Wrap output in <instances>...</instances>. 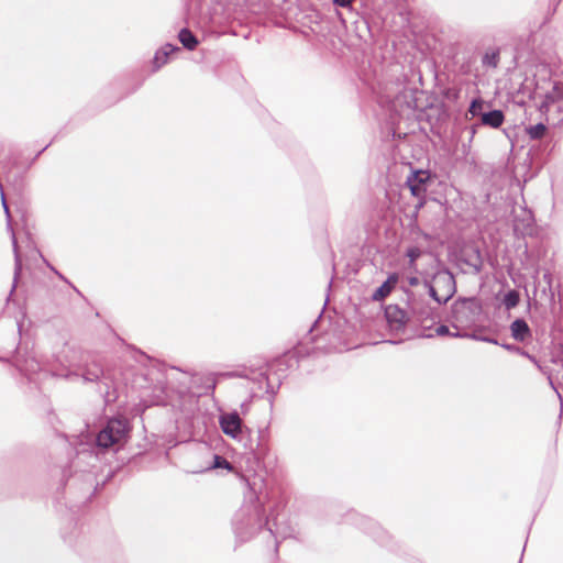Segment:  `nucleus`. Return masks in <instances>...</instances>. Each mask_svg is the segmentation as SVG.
Listing matches in <instances>:
<instances>
[{
    "label": "nucleus",
    "instance_id": "15",
    "mask_svg": "<svg viewBox=\"0 0 563 563\" xmlns=\"http://www.w3.org/2000/svg\"><path fill=\"white\" fill-rule=\"evenodd\" d=\"M103 371L101 366L97 363H92L91 365L87 366L82 372L81 376L86 382H96L100 378Z\"/></svg>",
    "mask_w": 563,
    "mask_h": 563
},
{
    "label": "nucleus",
    "instance_id": "26",
    "mask_svg": "<svg viewBox=\"0 0 563 563\" xmlns=\"http://www.w3.org/2000/svg\"><path fill=\"white\" fill-rule=\"evenodd\" d=\"M38 369L40 371H49L53 375H57V376H65V377L70 376V374L57 373L56 368L53 365H38Z\"/></svg>",
    "mask_w": 563,
    "mask_h": 563
},
{
    "label": "nucleus",
    "instance_id": "30",
    "mask_svg": "<svg viewBox=\"0 0 563 563\" xmlns=\"http://www.w3.org/2000/svg\"><path fill=\"white\" fill-rule=\"evenodd\" d=\"M475 132H476L475 126H472V129H471V136L472 137L474 136Z\"/></svg>",
    "mask_w": 563,
    "mask_h": 563
},
{
    "label": "nucleus",
    "instance_id": "16",
    "mask_svg": "<svg viewBox=\"0 0 563 563\" xmlns=\"http://www.w3.org/2000/svg\"><path fill=\"white\" fill-rule=\"evenodd\" d=\"M178 38L184 47L190 51L194 49L198 44L196 36L188 29L180 30Z\"/></svg>",
    "mask_w": 563,
    "mask_h": 563
},
{
    "label": "nucleus",
    "instance_id": "18",
    "mask_svg": "<svg viewBox=\"0 0 563 563\" xmlns=\"http://www.w3.org/2000/svg\"><path fill=\"white\" fill-rule=\"evenodd\" d=\"M547 126L543 123L529 125L526 128V132L531 140H540L544 136Z\"/></svg>",
    "mask_w": 563,
    "mask_h": 563
},
{
    "label": "nucleus",
    "instance_id": "20",
    "mask_svg": "<svg viewBox=\"0 0 563 563\" xmlns=\"http://www.w3.org/2000/svg\"><path fill=\"white\" fill-rule=\"evenodd\" d=\"M435 334L439 335V336H443V335H452V336H455V338L468 336L467 333H461L460 331L451 333L449 327L444 325V324H441V325H439L435 329Z\"/></svg>",
    "mask_w": 563,
    "mask_h": 563
},
{
    "label": "nucleus",
    "instance_id": "31",
    "mask_svg": "<svg viewBox=\"0 0 563 563\" xmlns=\"http://www.w3.org/2000/svg\"><path fill=\"white\" fill-rule=\"evenodd\" d=\"M225 376L233 377V376H236V375L234 373H228V374H225Z\"/></svg>",
    "mask_w": 563,
    "mask_h": 563
},
{
    "label": "nucleus",
    "instance_id": "13",
    "mask_svg": "<svg viewBox=\"0 0 563 563\" xmlns=\"http://www.w3.org/2000/svg\"><path fill=\"white\" fill-rule=\"evenodd\" d=\"M505 115L501 110H492L482 114V124L494 129L501 126Z\"/></svg>",
    "mask_w": 563,
    "mask_h": 563
},
{
    "label": "nucleus",
    "instance_id": "6",
    "mask_svg": "<svg viewBox=\"0 0 563 563\" xmlns=\"http://www.w3.org/2000/svg\"><path fill=\"white\" fill-rule=\"evenodd\" d=\"M437 285L442 284L446 289L445 292L440 295L438 289L426 283V287L428 288L430 297L438 303L442 305L445 303L454 294L455 291V283L452 275H440L435 278Z\"/></svg>",
    "mask_w": 563,
    "mask_h": 563
},
{
    "label": "nucleus",
    "instance_id": "11",
    "mask_svg": "<svg viewBox=\"0 0 563 563\" xmlns=\"http://www.w3.org/2000/svg\"><path fill=\"white\" fill-rule=\"evenodd\" d=\"M398 283V275L391 274L388 278L374 291L372 295L373 300L379 301L386 298Z\"/></svg>",
    "mask_w": 563,
    "mask_h": 563
},
{
    "label": "nucleus",
    "instance_id": "28",
    "mask_svg": "<svg viewBox=\"0 0 563 563\" xmlns=\"http://www.w3.org/2000/svg\"><path fill=\"white\" fill-rule=\"evenodd\" d=\"M418 283H419V279H418L417 277H411V278L409 279V284H410L411 286H416V285H418Z\"/></svg>",
    "mask_w": 563,
    "mask_h": 563
},
{
    "label": "nucleus",
    "instance_id": "2",
    "mask_svg": "<svg viewBox=\"0 0 563 563\" xmlns=\"http://www.w3.org/2000/svg\"><path fill=\"white\" fill-rule=\"evenodd\" d=\"M219 424L225 435L242 443L244 449L255 450L253 441L250 439V430L243 426V421L236 411L220 415Z\"/></svg>",
    "mask_w": 563,
    "mask_h": 563
},
{
    "label": "nucleus",
    "instance_id": "32",
    "mask_svg": "<svg viewBox=\"0 0 563 563\" xmlns=\"http://www.w3.org/2000/svg\"><path fill=\"white\" fill-rule=\"evenodd\" d=\"M216 388V382H212L211 389L213 390Z\"/></svg>",
    "mask_w": 563,
    "mask_h": 563
},
{
    "label": "nucleus",
    "instance_id": "23",
    "mask_svg": "<svg viewBox=\"0 0 563 563\" xmlns=\"http://www.w3.org/2000/svg\"><path fill=\"white\" fill-rule=\"evenodd\" d=\"M1 194V202H2V207H3V210H4V213H5V217H7V225H8V229L11 231V238L13 236V234L15 235V233L13 232V229H12V225H11V214H10V210H9V207H8V203H7V200H5V196H4V192L3 190L0 191Z\"/></svg>",
    "mask_w": 563,
    "mask_h": 563
},
{
    "label": "nucleus",
    "instance_id": "12",
    "mask_svg": "<svg viewBox=\"0 0 563 563\" xmlns=\"http://www.w3.org/2000/svg\"><path fill=\"white\" fill-rule=\"evenodd\" d=\"M178 51H179L178 46H175L169 43H167L163 47H161L154 56L153 63H154L155 69H159L163 65H165L168 60V56Z\"/></svg>",
    "mask_w": 563,
    "mask_h": 563
},
{
    "label": "nucleus",
    "instance_id": "21",
    "mask_svg": "<svg viewBox=\"0 0 563 563\" xmlns=\"http://www.w3.org/2000/svg\"><path fill=\"white\" fill-rule=\"evenodd\" d=\"M499 62V54L497 52L486 53L483 57V65L489 67H497Z\"/></svg>",
    "mask_w": 563,
    "mask_h": 563
},
{
    "label": "nucleus",
    "instance_id": "8",
    "mask_svg": "<svg viewBox=\"0 0 563 563\" xmlns=\"http://www.w3.org/2000/svg\"><path fill=\"white\" fill-rule=\"evenodd\" d=\"M385 317L389 327L394 330L401 329L409 320L408 313L397 305H388L385 308Z\"/></svg>",
    "mask_w": 563,
    "mask_h": 563
},
{
    "label": "nucleus",
    "instance_id": "5",
    "mask_svg": "<svg viewBox=\"0 0 563 563\" xmlns=\"http://www.w3.org/2000/svg\"><path fill=\"white\" fill-rule=\"evenodd\" d=\"M481 308L474 299H462L452 307V322L455 329H468L477 322Z\"/></svg>",
    "mask_w": 563,
    "mask_h": 563
},
{
    "label": "nucleus",
    "instance_id": "1",
    "mask_svg": "<svg viewBox=\"0 0 563 563\" xmlns=\"http://www.w3.org/2000/svg\"><path fill=\"white\" fill-rule=\"evenodd\" d=\"M265 526H268L271 534H275L268 517L265 516L264 503L258 496L251 494L250 500L244 503L234 515V532L240 540L246 541Z\"/></svg>",
    "mask_w": 563,
    "mask_h": 563
},
{
    "label": "nucleus",
    "instance_id": "4",
    "mask_svg": "<svg viewBox=\"0 0 563 563\" xmlns=\"http://www.w3.org/2000/svg\"><path fill=\"white\" fill-rule=\"evenodd\" d=\"M130 431L129 421L125 418L109 419L97 435V445L109 449L123 441Z\"/></svg>",
    "mask_w": 563,
    "mask_h": 563
},
{
    "label": "nucleus",
    "instance_id": "25",
    "mask_svg": "<svg viewBox=\"0 0 563 563\" xmlns=\"http://www.w3.org/2000/svg\"><path fill=\"white\" fill-rule=\"evenodd\" d=\"M406 255L409 258L410 264L412 265L416 262V260L420 257L421 251L418 247H410L407 250Z\"/></svg>",
    "mask_w": 563,
    "mask_h": 563
},
{
    "label": "nucleus",
    "instance_id": "14",
    "mask_svg": "<svg viewBox=\"0 0 563 563\" xmlns=\"http://www.w3.org/2000/svg\"><path fill=\"white\" fill-rule=\"evenodd\" d=\"M12 245H13V252H14V279H13V285H12L10 295H8V298H11V295L13 294V291L16 287V282H18V278H19L21 269H22V260L19 254L18 241H16V238L14 234L12 236Z\"/></svg>",
    "mask_w": 563,
    "mask_h": 563
},
{
    "label": "nucleus",
    "instance_id": "19",
    "mask_svg": "<svg viewBox=\"0 0 563 563\" xmlns=\"http://www.w3.org/2000/svg\"><path fill=\"white\" fill-rule=\"evenodd\" d=\"M520 300L519 292L517 290H509L503 299V303L506 309L510 310L518 306Z\"/></svg>",
    "mask_w": 563,
    "mask_h": 563
},
{
    "label": "nucleus",
    "instance_id": "24",
    "mask_svg": "<svg viewBox=\"0 0 563 563\" xmlns=\"http://www.w3.org/2000/svg\"><path fill=\"white\" fill-rule=\"evenodd\" d=\"M213 460H214V463L212 465L213 468H218V467H225L229 470L231 468L230 463L224 457H222L220 455H214Z\"/></svg>",
    "mask_w": 563,
    "mask_h": 563
},
{
    "label": "nucleus",
    "instance_id": "10",
    "mask_svg": "<svg viewBox=\"0 0 563 563\" xmlns=\"http://www.w3.org/2000/svg\"><path fill=\"white\" fill-rule=\"evenodd\" d=\"M510 333L514 340L525 342L531 338V330L523 319H516L510 324Z\"/></svg>",
    "mask_w": 563,
    "mask_h": 563
},
{
    "label": "nucleus",
    "instance_id": "7",
    "mask_svg": "<svg viewBox=\"0 0 563 563\" xmlns=\"http://www.w3.org/2000/svg\"><path fill=\"white\" fill-rule=\"evenodd\" d=\"M430 179V174L427 170H416L407 178V186L409 187L412 196L423 198L427 191V183Z\"/></svg>",
    "mask_w": 563,
    "mask_h": 563
},
{
    "label": "nucleus",
    "instance_id": "22",
    "mask_svg": "<svg viewBox=\"0 0 563 563\" xmlns=\"http://www.w3.org/2000/svg\"><path fill=\"white\" fill-rule=\"evenodd\" d=\"M484 107V101L481 99H474L471 102V106L468 108V112L472 114V117H477L483 114L482 110Z\"/></svg>",
    "mask_w": 563,
    "mask_h": 563
},
{
    "label": "nucleus",
    "instance_id": "17",
    "mask_svg": "<svg viewBox=\"0 0 563 563\" xmlns=\"http://www.w3.org/2000/svg\"><path fill=\"white\" fill-rule=\"evenodd\" d=\"M503 347L506 349L509 352L517 353L519 356H525L529 361H531L538 368H541V365L539 361L531 354H529L527 351H525L522 347L515 345V344H503Z\"/></svg>",
    "mask_w": 563,
    "mask_h": 563
},
{
    "label": "nucleus",
    "instance_id": "9",
    "mask_svg": "<svg viewBox=\"0 0 563 563\" xmlns=\"http://www.w3.org/2000/svg\"><path fill=\"white\" fill-rule=\"evenodd\" d=\"M409 308L412 313V316L417 319V321L423 322L429 319H432V311L431 308L426 305L423 299L417 298L416 296L411 295L409 297Z\"/></svg>",
    "mask_w": 563,
    "mask_h": 563
},
{
    "label": "nucleus",
    "instance_id": "29",
    "mask_svg": "<svg viewBox=\"0 0 563 563\" xmlns=\"http://www.w3.org/2000/svg\"><path fill=\"white\" fill-rule=\"evenodd\" d=\"M482 340H483V341H486V342H490V343H495V344H497V341H496V340H494V339L484 338V339H482Z\"/></svg>",
    "mask_w": 563,
    "mask_h": 563
},
{
    "label": "nucleus",
    "instance_id": "27",
    "mask_svg": "<svg viewBox=\"0 0 563 563\" xmlns=\"http://www.w3.org/2000/svg\"><path fill=\"white\" fill-rule=\"evenodd\" d=\"M334 4L345 8L351 4L352 0H333Z\"/></svg>",
    "mask_w": 563,
    "mask_h": 563
},
{
    "label": "nucleus",
    "instance_id": "3",
    "mask_svg": "<svg viewBox=\"0 0 563 563\" xmlns=\"http://www.w3.org/2000/svg\"><path fill=\"white\" fill-rule=\"evenodd\" d=\"M539 109L547 115L548 121L552 120L554 123L563 121V82H553L552 87L544 92Z\"/></svg>",
    "mask_w": 563,
    "mask_h": 563
}]
</instances>
